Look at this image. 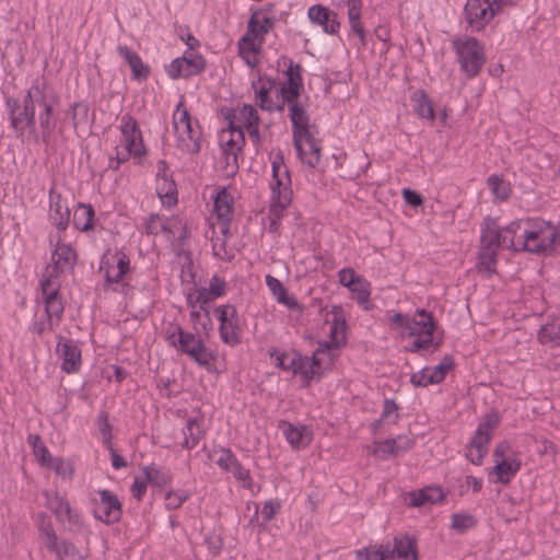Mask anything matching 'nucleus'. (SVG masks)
<instances>
[{"label": "nucleus", "instance_id": "1", "mask_svg": "<svg viewBox=\"0 0 560 560\" xmlns=\"http://www.w3.org/2000/svg\"><path fill=\"white\" fill-rule=\"evenodd\" d=\"M557 236L558 233L550 231L549 228L539 231H522L520 222H512L501 229L495 219L487 218L481 225L477 268L490 276L495 272L500 246L514 252L546 253L552 248Z\"/></svg>", "mask_w": 560, "mask_h": 560}, {"label": "nucleus", "instance_id": "2", "mask_svg": "<svg viewBox=\"0 0 560 560\" xmlns=\"http://www.w3.org/2000/svg\"><path fill=\"white\" fill-rule=\"evenodd\" d=\"M38 112V118L43 128V136L49 135L54 128L50 120L52 106L47 102L46 96L38 86H32L24 100V107L11 110L12 124L14 128L24 129L34 124L35 112Z\"/></svg>", "mask_w": 560, "mask_h": 560}, {"label": "nucleus", "instance_id": "3", "mask_svg": "<svg viewBox=\"0 0 560 560\" xmlns=\"http://www.w3.org/2000/svg\"><path fill=\"white\" fill-rule=\"evenodd\" d=\"M405 328L408 329V336L412 338V341L405 347L407 352L422 350L434 352L440 348L441 340L435 341L433 337L435 323L431 313L418 310L412 318L405 320Z\"/></svg>", "mask_w": 560, "mask_h": 560}, {"label": "nucleus", "instance_id": "4", "mask_svg": "<svg viewBox=\"0 0 560 560\" xmlns=\"http://www.w3.org/2000/svg\"><path fill=\"white\" fill-rule=\"evenodd\" d=\"M173 128L178 147L188 153L200 150L201 130L197 120L192 121L183 102H179L173 114Z\"/></svg>", "mask_w": 560, "mask_h": 560}, {"label": "nucleus", "instance_id": "5", "mask_svg": "<svg viewBox=\"0 0 560 560\" xmlns=\"http://www.w3.org/2000/svg\"><path fill=\"white\" fill-rule=\"evenodd\" d=\"M462 70L468 78L477 75L486 62L483 47L474 37H458L453 40Z\"/></svg>", "mask_w": 560, "mask_h": 560}, {"label": "nucleus", "instance_id": "6", "mask_svg": "<svg viewBox=\"0 0 560 560\" xmlns=\"http://www.w3.org/2000/svg\"><path fill=\"white\" fill-rule=\"evenodd\" d=\"M290 108V118L293 128V142L296 150H301L302 141L311 144L313 153H316L315 158H312L310 163H314L318 156V149L313 142V136L318 133V128L314 124H310L308 115L302 104L298 103V100L288 103Z\"/></svg>", "mask_w": 560, "mask_h": 560}, {"label": "nucleus", "instance_id": "7", "mask_svg": "<svg viewBox=\"0 0 560 560\" xmlns=\"http://www.w3.org/2000/svg\"><path fill=\"white\" fill-rule=\"evenodd\" d=\"M38 530L46 548L54 552L59 560H84V557L79 553L73 544L59 542L52 524L45 513L38 514Z\"/></svg>", "mask_w": 560, "mask_h": 560}, {"label": "nucleus", "instance_id": "8", "mask_svg": "<svg viewBox=\"0 0 560 560\" xmlns=\"http://www.w3.org/2000/svg\"><path fill=\"white\" fill-rule=\"evenodd\" d=\"M233 198L225 190L218 192L214 199V208L212 218L214 221L211 223L213 230L212 241L224 242L230 229V221L232 215ZM217 243H214V247Z\"/></svg>", "mask_w": 560, "mask_h": 560}, {"label": "nucleus", "instance_id": "9", "mask_svg": "<svg viewBox=\"0 0 560 560\" xmlns=\"http://www.w3.org/2000/svg\"><path fill=\"white\" fill-rule=\"evenodd\" d=\"M500 3L493 0H467L465 5V20L476 30H482L499 12Z\"/></svg>", "mask_w": 560, "mask_h": 560}, {"label": "nucleus", "instance_id": "10", "mask_svg": "<svg viewBox=\"0 0 560 560\" xmlns=\"http://www.w3.org/2000/svg\"><path fill=\"white\" fill-rule=\"evenodd\" d=\"M273 27V20L262 12H254L248 22L247 33L242 38L240 44L241 51L256 52L258 46L261 44L264 35H266Z\"/></svg>", "mask_w": 560, "mask_h": 560}, {"label": "nucleus", "instance_id": "11", "mask_svg": "<svg viewBox=\"0 0 560 560\" xmlns=\"http://www.w3.org/2000/svg\"><path fill=\"white\" fill-rule=\"evenodd\" d=\"M272 194L281 208L290 205L292 198V190L290 188L291 179L289 171L283 163V158L278 154L277 159L272 162Z\"/></svg>", "mask_w": 560, "mask_h": 560}, {"label": "nucleus", "instance_id": "12", "mask_svg": "<svg viewBox=\"0 0 560 560\" xmlns=\"http://www.w3.org/2000/svg\"><path fill=\"white\" fill-rule=\"evenodd\" d=\"M122 122L121 132L125 142V151L117 152L118 161H126L131 154L141 155L144 152V144L137 120L130 115H126L122 117Z\"/></svg>", "mask_w": 560, "mask_h": 560}, {"label": "nucleus", "instance_id": "13", "mask_svg": "<svg viewBox=\"0 0 560 560\" xmlns=\"http://www.w3.org/2000/svg\"><path fill=\"white\" fill-rule=\"evenodd\" d=\"M100 500H94V513L106 524L117 523L121 518V503L117 495L108 490H100Z\"/></svg>", "mask_w": 560, "mask_h": 560}, {"label": "nucleus", "instance_id": "14", "mask_svg": "<svg viewBox=\"0 0 560 560\" xmlns=\"http://www.w3.org/2000/svg\"><path fill=\"white\" fill-rule=\"evenodd\" d=\"M220 320V335L224 342L236 345L240 341L238 317L233 305H223L215 308Z\"/></svg>", "mask_w": 560, "mask_h": 560}, {"label": "nucleus", "instance_id": "15", "mask_svg": "<svg viewBox=\"0 0 560 560\" xmlns=\"http://www.w3.org/2000/svg\"><path fill=\"white\" fill-rule=\"evenodd\" d=\"M508 450L509 445L505 442H502L498 444L493 451L495 462L493 470L498 476V481L502 483H508L521 467V462L518 459L505 456Z\"/></svg>", "mask_w": 560, "mask_h": 560}, {"label": "nucleus", "instance_id": "16", "mask_svg": "<svg viewBox=\"0 0 560 560\" xmlns=\"http://www.w3.org/2000/svg\"><path fill=\"white\" fill-rule=\"evenodd\" d=\"M46 504L52 511L60 523L68 522L74 526H81L80 515L74 512L70 503L57 492H46Z\"/></svg>", "mask_w": 560, "mask_h": 560}, {"label": "nucleus", "instance_id": "17", "mask_svg": "<svg viewBox=\"0 0 560 560\" xmlns=\"http://www.w3.org/2000/svg\"><path fill=\"white\" fill-rule=\"evenodd\" d=\"M77 254L70 245L57 244L52 253V267H47V277L51 273L52 280L56 281L57 276L68 269H72L75 262Z\"/></svg>", "mask_w": 560, "mask_h": 560}, {"label": "nucleus", "instance_id": "18", "mask_svg": "<svg viewBox=\"0 0 560 560\" xmlns=\"http://www.w3.org/2000/svg\"><path fill=\"white\" fill-rule=\"evenodd\" d=\"M42 291L45 298L47 315L49 318L52 316L59 318L63 312V304L59 298V285L52 280L51 273L42 281Z\"/></svg>", "mask_w": 560, "mask_h": 560}, {"label": "nucleus", "instance_id": "19", "mask_svg": "<svg viewBox=\"0 0 560 560\" xmlns=\"http://www.w3.org/2000/svg\"><path fill=\"white\" fill-rule=\"evenodd\" d=\"M385 560H418L416 541L408 536L395 538L393 548L385 546Z\"/></svg>", "mask_w": 560, "mask_h": 560}, {"label": "nucleus", "instance_id": "20", "mask_svg": "<svg viewBox=\"0 0 560 560\" xmlns=\"http://www.w3.org/2000/svg\"><path fill=\"white\" fill-rule=\"evenodd\" d=\"M413 442L410 439L406 436H398L397 439H387L382 442H374L369 450L373 455H376L382 459H386L390 455H397L399 452L409 450Z\"/></svg>", "mask_w": 560, "mask_h": 560}, {"label": "nucleus", "instance_id": "21", "mask_svg": "<svg viewBox=\"0 0 560 560\" xmlns=\"http://www.w3.org/2000/svg\"><path fill=\"white\" fill-rule=\"evenodd\" d=\"M288 443L295 450L305 448L313 440V431L306 425L283 421L280 425Z\"/></svg>", "mask_w": 560, "mask_h": 560}, {"label": "nucleus", "instance_id": "22", "mask_svg": "<svg viewBox=\"0 0 560 560\" xmlns=\"http://www.w3.org/2000/svg\"><path fill=\"white\" fill-rule=\"evenodd\" d=\"M327 334L329 339L320 341L318 348H324L325 352L331 349H338L346 343V320L335 317L332 322H327Z\"/></svg>", "mask_w": 560, "mask_h": 560}, {"label": "nucleus", "instance_id": "23", "mask_svg": "<svg viewBox=\"0 0 560 560\" xmlns=\"http://www.w3.org/2000/svg\"><path fill=\"white\" fill-rule=\"evenodd\" d=\"M308 18L312 22L322 25L326 33L335 34L339 30L340 23L337 19V13L329 11L320 4L308 9Z\"/></svg>", "mask_w": 560, "mask_h": 560}, {"label": "nucleus", "instance_id": "24", "mask_svg": "<svg viewBox=\"0 0 560 560\" xmlns=\"http://www.w3.org/2000/svg\"><path fill=\"white\" fill-rule=\"evenodd\" d=\"M203 68L201 58L188 59L186 57L177 58L171 62L167 72L171 78H188L192 74L200 72Z\"/></svg>", "mask_w": 560, "mask_h": 560}, {"label": "nucleus", "instance_id": "25", "mask_svg": "<svg viewBox=\"0 0 560 560\" xmlns=\"http://www.w3.org/2000/svg\"><path fill=\"white\" fill-rule=\"evenodd\" d=\"M57 351L60 352L63 360L61 364L62 371L66 373H74L80 369L81 351L75 345L69 341H59Z\"/></svg>", "mask_w": 560, "mask_h": 560}, {"label": "nucleus", "instance_id": "26", "mask_svg": "<svg viewBox=\"0 0 560 560\" xmlns=\"http://www.w3.org/2000/svg\"><path fill=\"white\" fill-rule=\"evenodd\" d=\"M323 353H325V349L317 348L312 358L301 355V361H299L294 374H301L306 382L318 375L320 370L319 354Z\"/></svg>", "mask_w": 560, "mask_h": 560}, {"label": "nucleus", "instance_id": "27", "mask_svg": "<svg viewBox=\"0 0 560 560\" xmlns=\"http://www.w3.org/2000/svg\"><path fill=\"white\" fill-rule=\"evenodd\" d=\"M118 52L128 62L132 75L136 80H145L150 74V68L143 63L140 56L128 48L127 46H119Z\"/></svg>", "mask_w": 560, "mask_h": 560}, {"label": "nucleus", "instance_id": "28", "mask_svg": "<svg viewBox=\"0 0 560 560\" xmlns=\"http://www.w3.org/2000/svg\"><path fill=\"white\" fill-rule=\"evenodd\" d=\"M68 116L71 118L73 128L77 131L89 130L93 121V117L90 115L89 106L83 102L74 103L68 112Z\"/></svg>", "mask_w": 560, "mask_h": 560}, {"label": "nucleus", "instance_id": "29", "mask_svg": "<svg viewBox=\"0 0 560 560\" xmlns=\"http://www.w3.org/2000/svg\"><path fill=\"white\" fill-rule=\"evenodd\" d=\"M410 506H421L425 503H436L443 500L444 494L441 488L438 487H424L418 492H410L409 494Z\"/></svg>", "mask_w": 560, "mask_h": 560}, {"label": "nucleus", "instance_id": "30", "mask_svg": "<svg viewBox=\"0 0 560 560\" xmlns=\"http://www.w3.org/2000/svg\"><path fill=\"white\" fill-rule=\"evenodd\" d=\"M205 431L201 429L200 423L197 419H189L186 424V429L183 430V439L179 441V445L184 448L190 450L195 447L201 439L205 438Z\"/></svg>", "mask_w": 560, "mask_h": 560}, {"label": "nucleus", "instance_id": "31", "mask_svg": "<svg viewBox=\"0 0 560 560\" xmlns=\"http://www.w3.org/2000/svg\"><path fill=\"white\" fill-rule=\"evenodd\" d=\"M300 66L296 65L295 69L290 67L288 75V86L281 88L282 98L287 103L298 100L300 89L302 88V78L300 74Z\"/></svg>", "mask_w": 560, "mask_h": 560}, {"label": "nucleus", "instance_id": "32", "mask_svg": "<svg viewBox=\"0 0 560 560\" xmlns=\"http://www.w3.org/2000/svg\"><path fill=\"white\" fill-rule=\"evenodd\" d=\"M538 340L550 348L560 346V318L541 326L538 331Z\"/></svg>", "mask_w": 560, "mask_h": 560}, {"label": "nucleus", "instance_id": "33", "mask_svg": "<svg viewBox=\"0 0 560 560\" xmlns=\"http://www.w3.org/2000/svg\"><path fill=\"white\" fill-rule=\"evenodd\" d=\"M490 440L475 434L471 442L466 448V457L474 465H481L483 457L488 453V444Z\"/></svg>", "mask_w": 560, "mask_h": 560}, {"label": "nucleus", "instance_id": "34", "mask_svg": "<svg viewBox=\"0 0 560 560\" xmlns=\"http://www.w3.org/2000/svg\"><path fill=\"white\" fill-rule=\"evenodd\" d=\"M266 283L269 290L277 298V301L291 310L299 308V303L294 298L288 295L287 289L277 278L268 275L266 277Z\"/></svg>", "mask_w": 560, "mask_h": 560}, {"label": "nucleus", "instance_id": "35", "mask_svg": "<svg viewBox=\"0 0 560 560\" xmlns=\"http://www.w3.org/2000/svg\"><path fill=\"white\" fill-rule=\"evenodd\" d=\"M94 210L91 205L79 203L73 213V224L81 231H88L93 226Z\"/></svg>", "mask_w": 560, "mask_h": 560}, {"label": "nucleus", "instance_id": "36", "mask_svg": "<svg viewBox=\"0 0 560 560\" xmlns=\"http://www.w3.org/2000/svg\"><path fill=\"white\" fill-rule=\"evenodd\" d=\"M348 18L352 31L360 37L361 42H364V28L360 22L362 2L361 0H348Z\"/></svg>", "mask_w": 560, "mask_h": 560}, {"label": "nucleus", "instance_id": "37", "mask_svg": "<svg viewBox=\"0 0 560 560\" xmlns=\"http://www.w3.org/2000/svg\"><path fill=\"white\" fill-rule=\"evenodd\" d=\"M105 278L109 283L119 282L129 269V258L122 255L115 265L106 262Z\"/></svg>", "mask_w": 560, "mask_h": 560}, {"label": "nucleus", "instance_id": "38", "mask_svg": "<svg viewBox=\"0 0 560 560\" xmlns=\"http://www.w3.org/2000/svg\"><path fill=\"white\" fill-rule=\"evenodd\" d=\"M179 229L180 226L174 225ZM145 231L148 234L158 235L161 231L166 234L168 241L174 237L173 226H168L162 222L159 214H151L145 222Z\"/></svg>", "mask_w": 560, "mask_h": 560}, {"label": "nucleus", "instance_id": "39", "mask_svg": "<svg viewBox=\"0 0 560 560\" xmlns=\"http://www.w3.org/2000/svg\"><path fill=\"white\" fill-rule=\"evenodd\" d=\"M413 102L417 105V113L422 118L433 119L434 118V109L432 102L427 96L424 91L418 90L415 92L412 96Z\"/></svg>", "mask_w": 560, "mask_h": 560}, {"label": "nucleus", "instance_id": "40", "mask_svg": "<svg viewBox=\"0 0 560 560\" xmlns=\"http://www.w3.org/2000/svg\"><path fill=\"white\" fill-rule=\"evenodd\" d=\"M271 357L276 355V365L284 371L295 372L299 361H301V354L295 351L278 353L273 351L270 353Z\"/></svg>", "mask_w": 560, "mask_h": 560}, {"label": "nucleus", "instance_id": "41", "mask_svg": "<svg viewBox=\"0 0 560 560\" xmlns=\"http://www.w3.org/2000/svg\"><path fill=\"white\" fill-rule=\"evenodd\" d=\"M352 293H355L357 301L363 305L365 310L369 308V299L371 294L370 283L362 277H359L352 285L348 288Z\"/></svg>", "mask_w": 560, "mask_h": 560}, {"label": "nucleus", "instance_id": "42", "mask_svg": "<svg viewBox=\"0 0 560 560\" xmlns=\"http://www.w3.org/2000/svg\"><path fill=\"white\" fill-rule=\"evenodd\" d=\"M488 185L492 192L500 199L505 200L509 198L511 188L510 184L505 183L502 177L492 175L488 178Z\"/></svg>", "mask_w": 560, "mask_h": 560}, {"label": "nucleus", "instance_id": "43", "mask_svg": "<svg viewBox=\"0 0 560 560\" xmlns=\"http://www.w3.org/2000/svg\"><path fill=\"white\" fill-rule=\"evenodd\" d=\"M185 353L200 365H208L213 358L203 341L199 342L196 347L189 348Z\"/></svg>", "mask_w": 560, "mask_h": 560}, {"label": "nucleus", "instance_id": "44", "mask_svg": "<svg viewBox=\"0 0 560 560\" xmlns=\"http://www.w3.org/2000/svg\"><path fill=\"white\" fill-rule=\"evenodd\" d=\"M54 212L52 219L58 230H66L70 220V211L67 207L61 206L60 195L57 196V201L54 203Z\"/></svg>", "mask_w": 560, "mask_h": 560}, {"label": "nucleus", "instance_id": "45", "mask_svg": "<svg viewBox=\"0 0 560 560\" xmlns=\"http://www.w3.org/2000/svg\"><path fill=\"white\" fill-rule=\"evenodd\" d=\"M313 142H314L315 147L318 149V151H317L318 152V156H317V160H315L314 163H310L312 158L316 156V153H313V149L311 148L310 143H306L305 141H302L301 150H296L300 159L304 163H306L307 165H310L312 167H314L316 164H318V162L320 160V151H322L319 141L315 139V136H313Z\"/></svg>", "mask_w": 560, "mask_h": 560}, {"label": "nucleus", "instance_id": "46", "mask_svg": "<svg viewBox=\"0 0 560 560\" xmlns=\"http://www.w3.org/2000/svg\"><path fill=\"white\" fill-rule=\"evenodd\" d=\"M393 416V423H396L398 418H399V415H398V405L395 402L394 399H386L384 401V410L382 412V416L378 420H376L374 423H373V429L374 430H377L382 424L383 422L388 419L389 417Z\"/></svg>", "mask_w": 560, "mask_h": 560}, {"label": "nucleus", "instance_id": "47", "mask_svg": "<svg viewBox=\"0 0 560 560\" xmlns=\"http://www.w3.org/2000/svg\"><path fill=\"white\" fill-rule=\"evenodd\" d=\"M384 545L370 546L362 550L357 551L358 560H385L384 552H386Z\"/></svg>", "mask_w": 560, "mask_h": 560}, {"label": "nucleus", "instance_id": "48", "mask_svg": "<svg viewBox=\"0 0 560 560\" xmlns=\"http://www.w3.org/2000/svg\"><path fill=\"white\" fill-rule=\"evenodd\" d=\"M47 467L51 468L62 479H70L73 474L72 465L60 457L52 458Z\"/></svg>", "mask_w": 560, "mask_h": 560}, {"label": "nucleus", "instance_id": "49", "mask_svg": "<svg viewBox=\"0 0 560 560\" xmlns=\"http://www.w3.org/2000/svg\"><path fill=\"white\" fill-rule=\"evenodd\" d=\"M432 368H424L411 375L410 382L416 387H425L431 384H439V380H431Z\"/></svg>", "mask_w": 560, "mask_h": 560}, {"label": "nucleus", "instance_id": "50", "mask_svg": "<svg viewBox=\"0 0 560 560\" xmlns=\"http://www.w3.org/2000/svg\"><path fill=\"white\" fill-rule=\"evenodd\" d=\"M498 421L499 418L495 413H487L483 421L479 424L476 434L490 440L492 430L497 427Z\"/></svg>", "mask_w": 560, "mask_h": 560}, {"label": "nucleus", "instance_id": "51", "mask_svg": "<svg viewBox=\"0 0 560 560\" xmlns=\"http://www.w3.org/2000/svg\"><path fill=\"white\" fill-rule=\"evenodd\" d=\"M454 366V360L451 355H445L442 361L432 368L431 380H439L440 383L445 378L446 373Z\"/></svg>", "mask_w": 560, "mask_h": 560}, {"label": "nucleus", "instance_id": "52", "mask_svg": "<svg viewBox=\"0 0 560 560\" xmlns=\"http://www.w3.org/2000/svg\"><path fill=\"white\" fill-rule=\"evenodd\" d=\"M476 521L469 514H454L452 516L451 527L458 532H464L475 526Z\"/></svg>", "mask_w": 560, "mask_h": 560}, {"label": "nucleus", "instance_id": "53", "mask_svg": "<svg viewBox=\"0 0 560 560\" xmlns=\"http://www.w3.org/2000/svg\"><path fill=\"white\" fill-rule=\"evenodd\" d=\"M143 472L147 481L150 483L163 486L170 481V477L166 474L162 472L161 470L153 466L145 467L143 469Z\"/></svg>", "mask_w": 560, "mask_h": 560}, {"label": "nucleus", "instance_id": "54", "mask_svg": "<svg viewBox=\"0 0 560 560\" xmlns=\"http://www.w3.org/2000/svg\"><path fill=\"white\" fill-rule=\"evenodd\" d=\"M237 153L238 152L223 148L222 164H223V168L225 170L226 174H229V175L235 174L238 168Z\"/></svg>", "mask_w": 560, "mask_h": 560}, {"label": "nucleus", "instance_id": "55", "mask_svg": "<svg viewBox=\"0 0 560 560\" xmlns=\"http://www.w3.org/2000/svg\"><path fill=\"white\" fill-rule=\"evenodd\" d=\"M187 498L188 494L184 490H178L176 492L168 491L164 495L165 505L171 510L178 509Z\"/></svg>", "mask_w": 560, "mask_h": 560}, {"label": "nucleus", "instance_id": "56", "mask_svg": "<svg viewBox=\"0 0 560 560\" xmlns=\"http://www.w3.org/2000/svg\"><path fill=\"white\" fill-rule=\"evenodd\" d=\"M177 341L176 348L185 353L189 348L198 346L202 340L191 332H184L182 338H177Z\"/></svg>", "mask_w": 560, "mask_h": 560}, {"label": "nucleus", "instance_id": "57", "mask_svg": "<svg viewBox=\"0 0 560 560\" xmlns=\"http://www.w3.org/2000/svg\"><path fill=\"white\" fill-rule=\"evenodd\" d=\"M185 331L177 324H170L164 331L166 340L174 347H177V338H182Z\"/></svg>", "mask_w": 560, "mask_h": 560}, {"label": "nucleus", "instance_id": "58", "mask_svg": "<svg viewBox=\"0 0 560 560\" xmlns=\"http://www.w3.org/2000/svg\"><path fill=\"white\" fill-rule=\"evenodd\" d=\"M98 427L105 443L108 445L112 443L113 438L112 427L108 421V416L104 412L98 416Z\"/></svg>", "mask_w": 560, "mask_h": 560}, {"label": "nucleus", "instance_id": "59", "mask_svg": "<svg viewBox=\"0 0 560 560\" xmlns=\"http://www.w3.org/2000/svg\"><path fill=\"white\" fill-rule=\"evenodd\" d=\"M359 277L352 268H343L338 272L339 282L346 288L352 285Z\"/></svg>", "mask_w": 560, "mask_h": 560}, {"label": "nucleus", "instance_id": "60", "mask_svg": "<svg viewBox=\"0 0 560 560\" xmlns=\"http://www.w3.org/2000/svg\"><path fill=\"white\" fill-rule=\"evenodd\" d=\"M240 115L245 126L259 122V117L252 105H244L240 112Z\"/></svg>", "mask_w": 560, "mask_h": 560}, {"label": "nucleus", "instance_id": "61", "mask_svg": "<svg viewBox=\"0 0 560 560\" xmlns=\"http://www.w3.org/2000/svg\"><path fill=\"white\" fill-rule=\"evenodd\" d=\"M234 476L244 482V486L248 489L252 488V479L249 477V471L245 469L242 465L238 463H234V467L232 469Z\"/></svg>", "mask_w": 560, "mask_h": 560}, {"label": "nucleus", "instance_id": "62", "mask_svg": "<svg viewBox=\"0 0 560 560\" xmlns=\"http://www.w3.org/2000/svg\"><path fill=\"white\" fill-rule=\"evenodd\" d=\"M256 102L258 106L262 109L271 110L272 104L269 102L268 96V88L262 85L257 92H256Z\"/></svg>", "mask_w": 560, "mask_h": 560}, {"label": "nucleus", "instance_id": "63", "mask_svg": "<svg viewBox=\"0 0 560 560\" xmlns=\"http://www.w3.org/2000/svg\"><path fill=\"white\" fill-rule=\"evenodd\" d=\"M279 509H280V502L267 501L264 504V508L261 511L264 522H268L271 518H273V516L276 515V513L278 512Z\"/></svg>", "mask_w": 560, "mask_h": 560}, {"label": "nucleus", "instance_id": "64", "mask_svg": "<svg viewBox=\"0 0 560 560\" xmlns=\"http://www.w3.org/2000/svg\"><path fill=\"white\" fill-rule=\"evenodd\" d=\"M225 283L219 277L214 276L211 279L210 287L207 289L212 296L218 298L224 293Z\"/></svg>", "mask_w": 560, "mask_h": 560}]
</instances>
